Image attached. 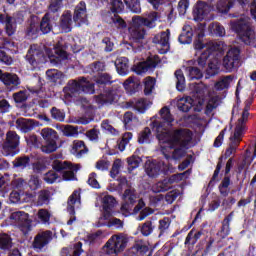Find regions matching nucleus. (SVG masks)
<instances>
[{
  "mask_svg": "<svg viewBox=\"0 0 256 256\" xmlns=\"http://www.w3.org/2000/svg\"><path fill=\"white\" fill-rule=\"evenodd\" d=\"M160 117H162L164 122L155 120L151 122L150 127L152 131H155L156 137L159 141L169 143V145H171V149H174L175 145L180 146L179 148H175L172 152V159H174V161H179V159H183V157H185V151L183 149H189V145H191V141H193V132L189 129L180 128L174 130L169 136V132H166L165 130V123L171 125L173 121H175L169 107L164 106L160 110Z\"/></svg>",
  "mask_w": 256,
  "mask_h": 256,
  "instance_id": "nucleus-1",
  "label": "nucleus"
},
{
  "mask_svg": "<svg viewBox=\"0 0 256 256\" xmlns=\"http://www.w3.org/2000/svg\"><path fill=\"white\" fill-rule=\"evenodd\" d=\"M159 19H161V15L157 11L149 12L143 16H133L131 26L128 28L130 39L135 43L143 41V39H145V35H147L146 29H155Z\"/></svg>",
  "mask_w": 256,
  "mask_h": 256,
  "instance_id": "nucleus-2",
  "label": "nucleus"
},
{
  "mask_svg": "<svg viewBox=\"0 0 256 256\" xmlns=\"http://www.w3.org/2000/svg\"><path fill=\"white\" fill-rule=\"evenodd\" d=\"M94 83L100 93L94 96L95 102L103 107V105H113L115 103V91L107 88V85H113V76L107 72L94 75Z\"/></svg>",
  "mask_w": 256,
  "mask_h": 256,
  "instance_id": "nucleus-3",
  "label": "nucleus"
},
{
  "mask_svg": "<svg viewBox=\"0 0 256 256\" xmlns=\"http://www.w3.org/2000/svg\"><path fill=\"white\" fill-rule=\"evenodd\" d=\"M241 137L243 136L236 135L235 132L233 133L232 136H230L229 147L226 149L224 156H221L218 159L212 178L208 183V187H213V185H215V181H217V177H219V174L221 173V169H223V157L224 159H229L231 155H235L237 153V149L241 143Z\"/></svg>",
  "mask_w": 256,
  "mask_h": 256,
  "instance_id": "nucleus-4",
  "label": "nucleus"
},
{
  "mask_svg": "<svg viewBox=\"0 0 256 256\" xmlns=\"http://www.w3.org/2000/svg\"><path fill=\"white\" fill-rule=\"evenodd\" d=\"M129 243V239L123 234H115L103 246L100 256H115L121 251H125V247Z\"/></svg>",
  "mask_w": 256,
  "mask_h": 256,
  "instance_id": "nucleus-5",
  "label": "nucleus"
},
{
  "mask_svg": "<svg viewBox=\"0 0 256 256\" xmlns=\"http://www.w3.org/2000/svg\"><path fill=\"white\" fill-rule=\"evenodd\" d=\"M230 25L232 31L239 35L241 42L245 43V45H251L255 41V32L249 26L247 19L241 17L240 19L231 21Z\"/></svg>",
  "mask_w": 256,
  "mask_h": 256,
  "instance_id": "nucleus-6",
  "label": "nucleus"
},
{
  "mask_svg": "<svg viewBox=\"0 0 256 256\" xmlns=\"http://www.w3.org/2000/svg\"><path fill=\"white\" fill-rule=\"evenodd\" d=\"M222 67L226 73H233L241 67V49L238 47L230 48L222 60Z\"/></svg>",
  "mask_w": 256,
  "mask_h": 256,
  "instance_id": "nucleus-7",
  "label": "nucleus"
},
{
  "mask_svg": "<svg viewBox=\"0 0 256 256\" xmlns=\"http://www.w3.org/2000/svg\"><path fill=\"white\" fill-rule=\"evenodd\" d=\"M121 199L122 205L120 211L127 217L131 215L133 207H135V203H137V199H139L137 189L133 188V186H128V188L124 190Z\"/></svg>",
  "mask_w": 256,
  "mask_h": 256,
  "instance_id": "nucleus-8",
  "label": "nucleus"
},
{
  "mask_svg": "<svg viewBox=\"0 0 256 256\" xmlns=\"http://www.w3.org/2000/svg\"><path fill=\"white\" fill-rule=\"evenodd\" d=\"M52 169L57 173H62L64 181H75V171L79 169V164L73 165L67 161L54 160L52 162Z\"/></svg>",
  "mask_w": 256,
  "mask_h": 256,
  "instance_id": "nucleus-9",
  "label": "nucleus"
},
{
  "mask_svg": "<svg viewBox=\"0 0 256 256\" xmlns=\"http://www.w3.org/2000/svg\"><path fill=\"white\" fill-rule=\"evenodd\" d=\"M20 137L15 131H8L6 140L2 146V154L4 157H15L19 153Z\"/></svg>",
  "mask_w": 256,
  "mask_h": 256,
  "instance_id": "nucleus-10",
  "label": "nucleus"
},
{
  "mask_svg": "<svg viewBox=\"0 0 256 256\" xmlns=\"http://www.w3.org/2000/svg\"><path fill=\"white\" fill-rule=\"evenodd\" d=\"M26 61L31 65L32 69H37L39 65L47 62V57H45V52L38 45L32 44L27 51Z\"/></svg>",
  "mask_w": 256,
  "mask_h": 256,
  "instance_id": "nucleus-11",
  "label": "nucleus"
},
{
  "mask_svg": "<svg viewBox=\"0 0 256 256\" xmlns=\"http://www.w3.org/2000/svg\"><path fill=\"white\" fill-rule=\"evenodd\" d=\"M10 219L16 223L18 229H20L24 235H27V233L33 229V225L31 224L33 222L29 219V214L24 211L13 212L10 215Z\"/></svg>",
  "mask_w": 256,
  "mask_h": 256,
  "instance_id": "nucleus-12",
  "label": "nucleus"
},
{
  "mask_svg": "<svg viewBox=\"0 0 256 256\" xmlns=\"http://www.w3.org/2000/svg\"><path fill=\"white\" fill-rule=\"evenodd\" d=\"M235 165V158H229L224 168V177L218 186L219 193L222 197L229 196V187L231 186V169Z\"/></svg>",
  "mask_w": 256,
  "mask_h": 256,
  "instance_id": "nucleus-13",
  "label": "nucleus"
},
{
  "mask_svg": "<svg viewBox=\"0 0 256 256\" xmlns=\"http://www.w3.org/2000/svg\"><path fill=\"white\" fill-rule=\"evenodd\" d=\"M51 241H53V232L51 230H46L38 233L34 237L32 247L36 253H41Z\"/></svg>",
  "mask_w": 256,
  "mask_h": 256,
  "instance_id": "nucleus-14",
  "label": "nucleus"
},
{
  "mask_svg": "<svg viewBox=\"0 0 256 256\" xmlns=\"http://www.w3.org/2000/svg\"><path fill=\"white\" fill-rule=\"evenodd\" d=\"M67 211L70 215V219L67 221V225H73L77 221V216H75V205L79 207L81 205V189L74 190L69 196L67 202Z\"/></svg>",
  "mask_w": 256,
  "mask_h": 256,
  "instance_id": "nucleus-15",
  "label": "nucleus"
},
{
  "mask_svg": "<svg viewBox=\"0 0 256 256\" xmlns=\"http://www.w3.org/2000/svg\"><path fill=\"white\" fill-rule=\"evenodd\" d=\"M145 171L148 177L155 179V177H159L161 173L167 171V164L161 160H148L145 163Z\"/></svg>",
  "mask_w": 256,
  "mask_h": 256,
  "instance_id": "nucleus-16",
  "label": "nucleus"
},
{
  "mask_svg": "<svg viewBox=\"0 0 256 256\" xmlns=\"http://www.w3.org/2000/svg\"><path fill=\"white\" fill-rule=\"evenodd\" d=\"M211 13V5L199 0L193 9L194 21L201 23V21H209Z\"/></svg>",
  "mask_w": 256,
  "mask_h": 256,
  "instance_id": "nucleus-17",
  "label": "nucleus"
},
{
  "mask_svg": "<svg viewBox=\"0 0 256 256\" xmlns=\"http://www.w3.org/2000/svg\"><path fill=\"white\" fill-rule=\"evenodd\" d=\"M72 19L76 27L87 25L89 20L87 17V4L85 3V1H80L75 7Z\"/></svg>",
  "mask_w": 256,
  "mask_h": 256,
  "instance_id": "nucleus-18",
  "label": "nucleus"
},
{
  "mask_svg": "<svg viewBox=\"0 0 256 256\" xmlns=\"http://www.w3.org/2000/svg\"><path fill=\"white\" fill-rule=\"evenodd\" d=\"M12 47H15V42L11 38L3 37L0 38V61L5 65H11L13 63V58L7 55V52Z\"/></svg>",
  "mask_w": 256,
  "mask_h": 256,
  "instance_id": "nucleus-19",
  "label": "nucleus"
},
{
  "mask_svg": "<svg viewBox=\"0 0 256 256\" xmlns=\"http://www.w3.org/2000/svg\"><path fill=\"white\" fill-rule=\"evenodd\" d=\"M159 63H161L159 55L149 56L146 61L138 64L134 71L137 75H143V73H147V71H153Z\"/></svg>",
  "mask_w": 256,
  "mask_h": 256,
  "instance_id": "nucleus-20",
  "label": "nucleus"
},
{
  "mask_svg": "<svg viewBox=\"0 0 256 256\" xmlns=\"http://www.w3.org/2000/svg\"><path fill=\"white\" fill-rule=\"evenodd\" d=\"M235 217V211L230 212L221 222L220 230L217 232V237L220 239H227L231 235V221Z\"/></svg>",
  "mask_w": 256,
  "mask_h": 256,
  "instance_id": "nucleus-21",
  "label": "nucleus"
},
{
  "mask_svg": "<svg viewBox=\"0 0 256 256\" xmlns=\"http://www.w3.org/2000/svg\"><path fill=\"white\" fill-rule=\"evenodd\" d=\"M73 14L71 10H66L60 17L59 27L64 33H71L73 27Z\"/></svg>",
  "mask_w": 256,
  "mask_h": 256,
  "instance_id": "nucleus-22",
  "label": "nucleus"
},
{
  "mask_svg": "<svg viewBox=\"0 0 256 256\" xmlns=\"http://www.w3.org/2000/svg\"><path fill=\"white\" fill-rule=\"evenodd\" d=\"M219 45L213 44L210 47H207L197 58V65L200 67V69H205L207 67V63L209 62V57L215 53V51L218 49Z\"/></svg>",
  "mask_w": 256,
  "mask_h": 256,
  "instance_id": "nucleus-23",
  "label": "nucleus"
},
{
  "mask_svg": "<svg viewBox=\"0 0 256 256\" xmlns=\"http://www.w3.org/2000/svg\"><path fill=\"white\" fill-rule=\"evenodd\" d=\"M247 121H249V110L244 108L242 116L238 119L234 129V133H236V135H241L242 137L245 135V131H247Z\"/></svg>",
  "mask_w": 256,
  "mask_h": 256,
  "instance_id": "nucleus-24",
  "label": "nucleus"
},
{
  "mask_svg": "<svg viewBox=\"0 0 256 256\" xmlns=\"http://www.w3.org/2000/svg\"><path fill=\"white\" fill-rule=\"evenodd\" d=\"M116 203H117V200L115 199V197L111 195H106L103 197L102 207H103L105 219H109V217L113 215V208L115 207Z\"/></svg>",
  "mask_w": 256,
  "mask_h": 256,
  "instance_id": "nucleus-25",
  "label": "nucleus"
},
{
  "mask_svg": "<svg viewBox=\"0 0 256 256\" xmlns=\"http://www.w3.org/2000/svg\"><path fill=\"white\" fill-rule=\"evenodd\" d=\"M124 89L127 91V93H130V95H133L141 89V81L137 79L135 76H130L128 79H126L123 83Z\"/></svg>",
  "mask_w": 256,
  "mask_h": 256,
  "instance_id": "nucleus-26",
  "label": "nucleus"
},
{
  "mask_svg": "<svg viewBox=\"0 0 256 256\" xmlns=\"http://www.w3.org/2000/svg\"><path fill=\"white\" fill-rule=\"evenodd\" d=\"M67 43H61V42H57L56 45L54 46V55L53 57H55V59H57V61L61 62V61H67V59H69V53H67Z\"/></svg>",
  "mask_w": 256,
  "mask_h": 256,
  "instance_id": "nucleus-27",
  "label": "nucleus"
},
{
  "mask_svg": "<svg viewBox=\"0 0 256 256\" xmlns=\"http://www.w3.org/2000/svg\"><path fill=\"white\" fill-rule=\"evenodd\" d=\"M178 41L181 45H191V43H193V28H191V25L183 26L178 36Z\"/></svg>",
  "mask_w": 256,
  "mask_h": 256,
  "instance_id": "nucleus-28",
  "label": "nucleus"
},
{
  "mask_svg": "<svg viewBox=\"0 0 256 256\" xmlns=\"http://www.w3.org/2000/svg\"><path fill=\"white\" fill-rule=\"evenodd\" d=\"M0 81H2L6 87H19V85H21V79H19V76L9 72L2 73Z\"/></svg>",
  "mask_w": 256,
  "mask_h": 256,
  "instance_id": "nucleus-29",
  "label": "nucleus"
},
{
  "mask_svg": "<svg viewBox=\"0 0 256 256\" xmlns=\"http://www.w3.org/2000/svg\"><path fill=\"white\" fill-rule=\"evenodd\" d=\"M16 127L22 131V133H29V131H33V129H35V120L18 118L16 120Z\"/></svg>",
  "mask_w": 256,
  "mask_h": 256,
  "instance_id": "nucleus-30",
  "label": "nucleus"
},
{
  "mask_svg": "<svg viewBox=\"0 0 256 256\" xmlns=\"http://www.w3.org/2000/svg\"><path fill=\"white\" fill-rule=\"evenodd\" d=\"M51 13H45L38 25L42 35H47L53 31V23H51Z\"/></svg>",
  "mask_w": 256,
  "mask_h": 256,
  "instance_id": "nucleus-31",
  "label": "nucleus"
},
{
  "mask_svg": "<svg viewBox=\"0 0 256 256\" xmlns=\"http://www.w3.org/2000/svg\"><path fill=\"white\" fill-rule=\"evenodd\" d=\"M115 67L119 75L125 77L129 74V59L127 57H120L115 62Z\"/></svg>",
  "mask_w": 256,
  "mask_h": 256,
  "instance_id": "nucleus-32",
  "label": "nucleus"
},
{
  "mask_svg": "<svg viewBox=\"0 0 256 256\" xmlns=\"http://www.w3.org/2000/svg\"><path fill=\"white\" fill-rule=\"evenodd\" d=\"M169 227H171V218L164 217L158 221V238L165 237L169 233Z\"/></svg>",
  "mask_w": 256,
  "mask_h": 256,
  "instance_id": "nucleus-33",
  "label": "nucleus"
},
{
  "mask_svg": "<svg viewBox=\"0 0 256 256\" xmlns=\"http://www.w3.org/2000/svg\"><path fill=\"white\" fill-rule=\"evenodd\" d=\"M173 183H176V181L173 176H170L169 179H164L156 183L154 191L155 193H165V191H169V189H171V185H173Z\"/></svg>",
  "mask_w": 256,
  "mask_h": 256,
  "instance_id": "nucleus-34",
  "label": "nucleus"
},
{
  "mask_svg": "<svg viewBox=\"0 0 256 256\" xmlns=\"http://www.w3.org/2000/svg\"><path fill=\"white\" fill-rule=\"evenodd\" d=\"M4 30L8 37H13V34L17 32V24L13 21V16L6 15Z\"/></svg>",
  "mask_w": 256,
  "mask_h": 256,
  "instance_id": "nucleus-35",
  "label": "nucleus"
},
{
  "mask_svg": "<svg viewBox=\"0 0 256 256\" xmlns=\"http://www.w3.org/2000/svg\"><path fill=\"white\" fill-rule=\"evenodd\" d=\"M51 203V191L44 189L38 192L37 205L43 207V205H49Z\"/></svg>",
  "mask_w": 256,
  "mask_h": 256,
  "instance_id": "nucleus-36",
  "label": "nucleus"
},
{
  "mask_svg": "<svg viewBox=\"0 0 256 256\" xmlns=\"http://www.w3.org/2000/svg\"><path fill=\"white\" fill-rule=\"evenodd\" d=\"M235 5V0H219L217 3V9L219 13L227 15Z\"/></svg>",
  "mask_w": 256,
  "mask_h": 256,
  "instance_id": "nucleus-37",
  "label": "nucleus"
},
{
  "mask_svg": "<svg viewBox=\"0 0 256 256\" xmlns=\"http://www.w3.org/2000/svg\"><path fill=\"white\" fill-rule=\"evenodd\" d=\"M39 32V24L35 21H30L25 30L26 37H29L30 39H37V37H39Z\"/></svg>",
  "mask_w": 256,
  "mask_h": 256,
  "instance_id": "nucleus-38",
  "label": "nucleus"
},
{
  "mask_svg": "<svg viewBox=\"0 0 256 256\" xmlns=\"http://www.w3.org/2000/svg\"><path fill=\"white\" fill-rule=\"evenodd\" d=\"M12 163L13 167H15L16 169H27V167L31 165V157L27 155L20 156L15 158V160Z\"/></svg>",
  "mask_w": 256,
  "mask_h": 256,
  "instance_id": "nucleus-39",
  "label": "nucleus"
},
{
  "mask_svg": "<svg viewBox=\"0 0 256 256\" xmlns=\"http://www.w3.org/2000/svg\"><path fill=\"white\" fill-rule=\"evenodd\" d=\"M131 105L135 111L138 113H145L149 109V102L145 98H139L134 102H131Z\"/></svg>",
  "mask_w": 256,
  "mask_h": 256,
  "instance_id": "nucleus-40",
  "label": "nucleus"
},
{
  "mask_svg": "<svg viewBox=\"0 0 256 256\" xmlns=\"http://www.w3.org/2000/svg\"><path fill=\"white\" fill-rule=\"evenodd\" d=\"M169 35V30H167V32H161L154 36L153 43L161 45L162 47H167L169 45Z\"/></svg>",
  "mask_w": 256,
  "mask_h": 256,
  "instance_id": "nucleus-41",
  "label": "nucleus"
},
{
  "mask_svg": "<svg viewBox=\"0 0 256 256\" xmlns=\"http://www.w3.org/2000/svg\"><path fill=\"white\" fill-rule=\"evenodd\" d=\"M174 77L176 79V89L177 91L183 92L185 91V75L183 74V70L178 69L174 73Z\"/></svg>",
  "mask_w": 256,
  "mask_h": 256,
  "instance_id": "nucleus-42",
  "label": "nucleus"
},
{
  "mask_svg": "<svg viewBox=\"0 0 256 256\" xmlns=\"http://www.w3.org/2000/svg\"><path fill=\"white\" fill-rule=\"evenodd\" d=\"M81 93H86L88 95H93V94L97 93L99 95V93H101V91L99 90L97 85H95V82L94 83H90L86 79V81L83 82V84H82Z\"/></svg>",
  "mask_w": 256,
  "mask_h": 256,
  "instance_id": "nucleus-43",
  "label": "nucleus"
},
{
  "mask_svg": "<svg viewBox=\"0 0 256 256\" xmlns=\"http://www.w3.org/2000/svg\"><path fill=\"white\" fill-rule=\"evenodd\" d=\"M232 81L233 75H228L223 77L220 81L216 82L214 87L216 91H223L224 89H229Z\"/></svg>",
  "mask_w": 256,
  "mask_h": 256,
  "instance_id": "nucleus-44",
  "label": "nucleus"
},
{
  "mask_svg": "<svg viewBox=\"0 0 256 256\" xmlns=\"http://www.w3.org/2000/svg\"><path fill=\"white\" fill-rule=\"evenodd\" d=\"M191 101H193L191 98H181L177 102V108L182 111V113H189L193 108Z\"/></svg>",
  "mask_w": 256,
  "mask_h": 256,
  "instance_id": "nucleus-45",
  "label": "nucleus"
},
{
  "mask_svg": "<svg viewBox=\"0 0 256 256\" xmlns=\"http://www.w3.org/2000/svg\"><path fill=\"white\" fill-rule=\"evenodd\" d=\"M106 3H110V10L112 13H123L125 11V4L123 0H104Z\"/></svg>",
  "mask_w": 256,
  "mask_h": 256,
  "instance_id": "nucleus-46",
  "label": "nucleus"
},
{
  "mask_svg": "<svg viewBox=\"0 0 256 256\" xmlns=\"http://www.w3.org/2000/svg\"><path fill=\"white\" fill-rule=\"evenodd\" d=\"M13 247V239L6 233L0 234V249L3 251H9Z\"/></svg>",
  "mask_w": 256,
  "mask_h": 256,
  "instance_id": "nucleus-47",
  "label": "nucleus"
},
{
  "mask_svg": "<svg viewBox=\"0 0 256 256\" xmlns=\"http://www.w3.org/2000/svg\"><path fill=\"white\" fill-rule=\"evenodd\" d=\"M41 135L46 143L57 141V131L52 128H44L41 131Z\"/></svg>",
  "mask_w": 256,
  "mask_h": 256,
  "instance_id": "nucleus-48",
  "label": "nucleus"
},
{
  "mask_svg": "<svg viewBox=\"0 0 256 256\" xmlns=\"http://www.w3.org/2000/svg\"><path fill=\"white\" fill-rule=\"evenodd\" d=\"M151 128L145 127L139 134H138V143L140 145H145V143H151Z\"/></svg>",
  "mask_w": 256,
  "mask_h": 256,
  "instance_id": "nucleus-49",
  "label": "nucleus"
},
{
  "mask_svg": "<svg viewBox=\"0 0 256 256\" xmlns=\"http://www.w3.org/2000/svg\"><path fill=\"white\" fill-rule=\"evenodd\" d=\"M138 229L140 230V233L143 235V237H149V235L153 233L155 226H153V222L151 220H148L140 225Z\"/></svg>",
  "mask_w": 256,
  "mask_h": 256,
  "instance_id": "nucleus-50",
  "label": "nucleus"
},
{
  "mask_svg": "<svg viewBox=\"0 0 256 256\" xmlns=\"http://www.w3.org/2000/svg\"><path fill=\"white\" fill-rule=\"evenodd\" d=\"M85 81H87V78L85 77L79 78L78 81L77 80L70 81L69 84H70L71 93H81L83 89V83H85Z\"/></svg>",
  "mask_w": 256,
  "mask_h": 256,
  "instance_id": "nucleus-51",
  "label": "nucleus"
},
{
  "mask_svg": "<svg viewBox=\"0 0 256 256\" xmlns=\"http://www.w3.org/2000/svg\"><path fill=\"white\" fill-rule=\"evenodd\" d=\"M124 3L132 13H141V0H124Z\"/></svg>",
  "mask_w": 256,
  "mask_h": 256,
  "instance_id": "nucleus-52",
  "label": "nucleus"
},
{
  "mask_svg": "<svg viewBox=\"0 0 256 256\" xmlns=\"http://www.w3.org/2000/svg\"><path fill=\"white\" fill-rule=\"evenodd\" d=\"M187 71L190 81H194V79H196L197 81H199V79H203V72L198 67L189 66L187 68Z\"/></svg>",
  "mask_w": 256,
  "mask_h": 256,
  "instance_id": "nucleus-53",
  "label": "nucleus"
},
{
  "mask_svg": "<svg viewBox=\"0 0 256 256\" xmlns=\"http://www.w3.org/2000/svg\"><path fill=\"white\" fill-rule=\"evenodd\" d=\"M106 67L107 66L105 65V62L102 61H96L89 65V69L91 71L90 73H92L93 75H99V73H103Z\"/></svg>",
  "mask_w": 256,
  "mask_h": 256,
  "instance_id": "nucleus-54",
  "label": "nucleus"
},
{
  "mask_svg": "<svg viewBox=\"0 0 256 256\" xmlns=\"http://www.w3.org/2000/svg\"><path fill=\"white\" fill-rule=\"evenodd\" d=\"M72 151L77 154V157H81L84 153H87V146L83 140L74 141Z\"/></svg>",
  "mask_w": 256,
  "mask_h": 256,
  "instance_id": "nucleus-55",
  "label": "nucleus"
},
{
  "mask_svg": "<svg viewBox=\"0 0 256 256\" xmlns=\"http://www.w3.org/2000/svg\"><path fill=\"white\" fill-rule=\"evenodd\" d=\"M50 115L55 121H59L60 123H63V121H65V111L57 107L51 108Z\"/></svg>",
  "mask_w": 256,
  "mask_h": 256,
  "instance_id": "nucleus-56",
  "label": "nucleus"
},
{
  "mask_svg": "<svg viewBox=\"0 0 256 256\" xmlns=\"http://www.w3.org/2000/svg\"><path fill=\"white\" fill-rule=\"evenodd\" d=\"M155 78L149 76L146 78L144 82V95L148 96L153 93V90L155 89Z\"/></svg>",
  "mask_w": 256,
  "mask_h": 256,
  "instance_id": "nucleus-57",
  "label": "nucleus"
},
{
  "mask_svg": "<svg viewBox=\"0 0 256 256\" xmlns=\"http://www.w3.org/2000/svg\"><path fill=\"white\" fill-rule=\"evenodd\" d=\"M46 75L52 83H59L61 81V79H63V73H61V72H59L58 70H55V69L48 70L46 72Z\"/></svg>",
  "mask_w": 256,
  "mask_h": 256,
  "instance_id": "nucleus-58",
  "label": "nucleus"
},
{
  "mask_svg": "<svg viewBox=\"0 0 256 256\" xmlns=\"http://www.w3.org/2000/svg\"><path fill=\"white\" fill-rule=\"evenodd\" d=\"M128 163V171H134V169H137L141 163V157L138 156H132L127 158Z\"/></svg>",
  "mask_w": 256,
  "mask_h": 256,
  "instance_id": "nucleus-59",
  "label": "nucleus"
},
{
  "mask_svg": "<svg viewBox=\"0 0 256 256\" xmlns=\"http://www.w3.org/2000/svg\"><path fill=\"white\" fill-rule=\"evenodd\" d=\"M121 165H123L121 159H116L113 162L112 168L110 170V177H112V179H115V177H117V175L120 173Z\"/></svg>",
  "mask_w": 256,
  "mask_h": 256,
  "instance_id": "nucleus-60",
  "label": "nucleus"
},
{
  "mask_svg": "<svg viewBox=\"0 0 256 256\" xmlns=\"http://www.w3.org/2000/svg\"><path fill=\"white\" fill-rule=\"evenodd\" d=\"M42 153H46L49 155V153H55L57 151V141L53 142H46L45 145L41 146Z\"/></svg>",
  "mask_w": 256,
  "mask_h": 256,
  "instance_id": "nucleus-61",
  "label": "nucleus"
},
{
  "mask_svg": "<svg viewBox=\"0 0 256 256\" xmlns=\"http://www.w3.org/2000/svg\"><path fill=\"white\" fill-rule=\"evenodd\" d=\"M61 5H63V0H51L48 7L49 12L47 13H59L61 11Z\"/></svg>",
  "mask_w": 256,
  "mask_h": 256,
  "instance_id": "nucleus-62",
  "label": "nucleus"
},
{
  "mask_svg": "<svg viewBox=\"0 0 256 256\" xmlns=\"http://www.w3.org/2000/svg\"><path fill=\"white\" fill-rule=\"evenodd\" d=\"M28 186L31 191H37V189L41 188V180L38 176H31L28 181Z\"/></svg>",
  "mask_w": 256,
  "mask_h": 256,
  "instance_id": "nucleus-63",
  "label": "nucleus"
},
{
  "mask_svg": "<svg viewBox=\"0 0 256 256\" xmlns=\"http://www.w3.org/2000/svg\"><path fill=\"white\" fill-rule=\"evenodd\" d=\"M63 133L65 137H77V135H79V128L68 125L64 128Z\"/></svg>",
  "mask_w": 256,
  "mask_h": 256,
  "instance_id": "nucleus-64",
  "label": "nucleus"
}]
</instances>
